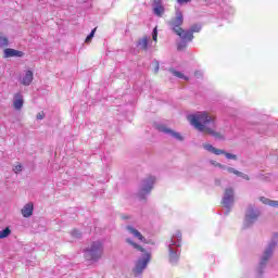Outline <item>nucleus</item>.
I'll list each match as a JSON object with an SVG mask.
<instances>
[{"mask_svg": "<svg viewBox=\"0 0 278 278\" xmlns=\"http://www.w3.org/2000/svg\"><path fill=\"white\" fill-rule=\"evenodd\" d=\"M191 125L198 129V131H206L210 136H213L216 140H225V137L220 132H216V121L210 116L207 112H198L190 116Z\"/></svg>", "mask_w": 278, "mask_h": 278, "instance_id": "obj_1", "label": "nucleus"}, {"mask_svg": "<svg viewBox=\"0 0 278 278\" xmlns=\"http://www.w3.org/2000/svg\"><path fill=\"white\" fill-rule=\"evenodd\" d=\"M276 239H271L268 243V245L265 248L263 255L261 256L258 266L256 267V275L257 277H263L266 266H268V262L270 261V257H273V253L275 252V249L277 248V239L278 235H274Z\"/></svg>", "mask_w": 278, "mask_h": 278, "instance_id": "obj_2", "label": "nucleus"}, {"mask_svg": "<svg viewBox=\"0 0 278 278\" xmlns=\"http://www.w3.org/2000/svg\"><path fill=\"white\" fill-rule=\"evenodd\" d=\"M166 244L168 249L169 264L175 266L177 265V262H179V255L181 253L179 251V248H181V231H176Z\"/></svg>", "mask_w": 278, "mask_h": 278, "instance_id": "obj_3", "label": "nucleus"}, {"mask_svg": "<svg viewBox=\"0 0 278 278\" xmlns=\"http://www.w3.org/2000/svg\"><path fill=\"white\" fill-rule=\"evenodd\" d=\"M103 243L101 241H93L84 250V257L87 262L97 263L103 257Z\"/></svg>", "mask_w": 278, "mask_h": 278, "instance_id": "obj_4", "label": "nucleus"}, {"mask_svg": "<svg viewBox=\"0 0 278 278\" xmlns=\"http://www.w3.org/2000/svg\"><path fill=\"white\" fill-rule=\"evenodd\" d=\"M202 29L203 25L201 24H193L190 26V28L185 29L180 41L177 42L178 51H184V49L188 47V43L194 40V34H199V31H201Z\"/></svg>", "mask_w": 278, "mask_h": 278, "instance_id": "obj_5", "label": "nucleus"}, {"mask_svg": "<svg viewBox=\"0 0 278 278\" xmlns=\"http://www.w3.org/2000/svg\"><path fill=\"white\" fill-rule=\"evenodd\" d=\"M153 186H155V176H149L141 180L139 190L137 192V198L140 201H147L151 194V190H153Z\"/></svg>", "mask_w": 278, "mask_h": 278, "instance_id": "obj_6", "label": "nucleus"}, {"mask_svg": "<svg viewBox=\"0 0 278 278\" xmlns=\"http://www.w3.org/2000/svg\"><path fill=\"white\" fill-rule=\"evenodd\" d=\"M260 208H257L255 205L250 204L245 210L244 220H243V229H249L250 227H253L255 223H257V219L261 216Z\"/></svg>", "mask_w": 278, "mask_h": 278, "instance_id": "obj_7", "label": "nucleus"}, {"mask_svg": "<svg viewBox=\"0 0 278 278\" xmlns=\"http://www.w3.org/2000/svg\"><path fill=\"white\" fill-rule=\"evenodd\" d=\"M167 25L169 29H172V31L176 34V36H179L181 40L184 33L186 30L181 28V25H184V13L181 12V10H176L175 17H172Z\"/></svg>", "mask_w": 278, "mask_h": 278, "instance_id": "obj_8", "label": "nucleus"}, {"mask_svg": "<svg viewBox=\"0 0 278 278\" xmlns=\"http://www.w3.org/2000/svg\"><path fill=\"white\" fill-rule=\"evenodd\" d=\"M233 203H236V191L231 187L226 188L222 198V205L226 210L224 216H229V213L233 208Z\"/></svg>", "mask_w": 278, "mask_h": 278, "instance_id": "obj_9", "label": "nucleus"}, {"mask_svg": "<svg viewBox=\"0 0 278 278\" xmlns=\"http://www.w3.org/2000/svg\"><path fill=\"white\" fill-rule=\"evenodd\" d=\"M155 129L161 134H165V136H169V138H174V140H178V142H184V136L180 132L166 127L164 124H155Z\"/></svg>", "mask_w": 278, "mask_h": 278, "instance_id": "obj_10", "label": "nucleus"}, {"mask_svg": "<svg viewBox=\"0 0 278 278\" xmlns=\"http://www.w3.org/2000/svg\"><path fill=\"white\" fill-rule=\"evenodd\" d=\"M203 149H205V151H208V153H213L214 155H225V157L227 160H238V155L236 154H231L225 150H220L218 148H215L214 146H212L211 143H205L203 146Z\"/></svg>", "mask_w": 278, "mask_h": 278, "instance_id": "obj_11", "label": "nucleus"}, {"mask_svg": "<svg viewBox=\"0 0 278 278\" xmlns=\"http://www.w3.org/2000/svg\"><path fill=\"white\" fill-rule=\"evenodd\" d=\"M149 262H151V253L143 254V256L139 258L136 263V267H135L136 273L140 275L142 270L147 268V265L149 264Z\"/></svg>", "mask_w": 278, "mask_h": 278, "instance_id": "obj_12", "label": "nucleus"}, {"mask_svg": "<svg viewBox=\"0 0 278 278\" xmlns=\"http://www.w3.org/2000/svg\"><path fill=\"white\" fill-rule=\"evenodd\" d=\"M152 10H153L154 16H159V17L164 16V12H166V9L164 8L162 0H153Z\"/></svg>", "mask_w": 278, "mask_h": 278, "instance_id": "obj_13", "label": "nucleus"}, {"mask_svg": "<svg viewBox=\"0 0 278 278\" xmlns=\"http://www.w3.org/2000/svg\"><path fill=\"white\" fill-rule=\"evenodd\" d=\"M126 231H128V233L134 236V238H137V240H140V242H144L146 244H149V241H147V238H144V236H142V233L138 231V229H136L134 226H126Z\"/></svg>", "mask_w": 278, "mask_h": 278, "instance_id": "obj_14", "label": "nucleus"}, {"mask_svg": "<svg viewBox=\"0 0 278 278\" xmlns=\"http://www.w3.org/2000/svg\"><path fill=\"white\" fill-rule=\"evenodd\" d=\"M23 105H25V100L23 99V93L17 92L13 97V106L14 110H23Z\"/></svg>", "mask_w": 278, "mask_h": 278, "instance_id": "obj_15", "label": "nucleus"}, {"mask_svg": "<svg viewBox=\"0 0 278 278\" xmlns=\"http://www.w3.org/2000/svg\"><path fill=\"white\" fill-rule=\"evenodd\" d=\"M25 55V52L21 50H15L12 48H7L4 50V58H23Z\"/></svg>", "mask_w": 278, "mask_h": 278, "instance_id": "obj_16", "label": "nucleus"}, {"mask_svg": "<svg viewBox=\"0 0 278 278\" xmlns=\"http://www.w3.org/2000/svg\"><path fill=\"white\" fill-rule=\"evenodd\" d=\"M20 81L22 86H31V81H34V72L31 70L26 71Z\"/></svg>", "mask_w": 278, "mask_h": 278, "instance_id": "obj_17", "label": "nucleus"}, {"mask_svg": "<svg viewBox=\"0 0 278 278\" xmlns=\"http://www.w3.org/2000/svg\"><path fill=\"white\" fill-rule=\"evenodd\" d=\"M34 214V204L33 203H27L23 208H22V216L24 218H29Z\"/></svg>", "mask_w": 278, "mask_h": 278, "instance_id": "obj_18", "label": "nucleus"}, {"mask_svg": "<svg viewBox=\"0 0 278 278\" xmlns=\"http://www.w3.org/2000/svg\"><path fill=\"white\" fill-rule=\"evenodd\" d=\"M261 203H264V205H269V207H278V201L277 200H270L266 197L260 198Z\"/></svg>", "mask_w": 278, "mask_h": 278, "instance_id": "obj_19", "label": "nucleus"}, {"mask_svg": "<svg viewBox=\"0 0 278 278\" xmlns=\"http://www.w3.org/2000/svg\"><path fill=\"white\" fill-rule=\"evenodd\" d=\"M137 47H140L143 51L149 49V37H143L137 41Z\"/></svg>", "mask_w": 278, "mask_h": 278, "instance_id": "obj_20", "label": "nucleus"}, {"mask_svg": "<svg viewBox=\"0 0 278 278\" xmlns=\"http://www.w3.org/2000/svg\"><path fill=\"white\" fill-rule=\"evenodd\" d=\"M127 244H130L131 248L136 249L137 251H140V253H144V248H142L140 244L136 243L134 239L127 238L126 239Z\"/></svg>", "mask_w": 278, "mask_h": 278, "instance_id": "obj_21", "label": "nucleus"}, {"mask_svg": "<svg viewBox=\"0 0 278 278\" xmlns=\"http://www.w3.org/2000/svg\"><path fill=\"white\" fill-rule=\"evenodd\" d=\"M169 73L174 75V77H178V79H185V81H188V76L184 75V73L175 70V68H169Z\"/></svg>", "mask_w": 278, "mask_h": 278, "instance_id": "obj_22", "label": "nucleus"}, {"mask_svg": "<svg viewBox=\"0 0 278 278\" xmlns=\"http://www.w3.org/2000/svg\"><path fill=\"white\" fill-rule=\"evenodd\" d=\"M12 233V230L10 228H4L0 231V240H3L8 238Z\"/></svg>", "mask_w": 278, "mask_h": 278, "instance_id": "obj_23", "label": "nucleus"}, {"mask_svg": "<svg viewBox=\"0 0 278 278\" xmlns=\"http://www.w3.org/2000/svg\"><path fill=\"white\" fill-rule=\"evenodd\" d=\"M94 34H97V28H93L90 34L86 37L85 42L88 45L89 42L92 41L94 38Z\"/></svg>", "mask_w": 278, "mask_h": 278, "instance_id": "obj_24", "label": "nucleus"}, {"mask_svg": "<svg viewBox=\"0 0 278 278\" xmlns=\"http://www.w3.org/2000/svg\"><path fill=\"white\" fill-rule=\"evenodd\" d=\"M10 45V41L8 40V37H1L0 36V47H8Z\"/></svg>", "mask_w": 278, "mask_h": 278, "instance_id": "obj_25", "label": "nucleus"}, {"mask_svg": "<svg viewBox=\"0 0 278 278\" xmlns=\"http://www.w3.org/2000/svg\"><path fill=\"white\" fill-rule=\"evenodd\" d=\"M237 177H241L242 179H245V181H250L251 180V177H249V175L242 173V172H239L237 174Z\"/></svg>", "mask_w": 278, "mask_h": 278, "instance_id": "obj_26", "label": "nucleus"}, {"mask_svg": "<svg viewBox=\"0 0 278 278\" xmlns=\"http://www.w3.org/2000/svg\"><path fill=\"white\" fill-rule=\"evenodd\" d=\"M226 170H227V173H230L232 175H238V173L240 172V170H238V169H236L233 167H227Z\"/></svg>", "mask_w": 278, "mask_h": 278, "instance_id": "obj_27", "label": "nucleus"}, {"mask_svg": "<svg viewBox=\"0 0 278 278\" xmlns=\"http://www.w3.org/2000/svg\"><path fill=\"white\" fill-rule=\"evenodd\" d=\"M72 236L73 238H81V232L79 230H73Z\"/></svg>", "mask_w": 278, "mask_h": 278, "instance_id": "obj_28", "label": "nucleus"}, {"mask_svg": "<svg viewBox=\"0 0 278 278\" xmlns=\"http://www.w3.org/2000/svg\"><path fill=\"white\" fill-rule=\"evenodd\" d=\"M178 5H185V3H190L192 0H176Z\"/></svg>", "mask_w": 278, "mask_h": 278, "instance_id": "obj_29", "label": "nucleus"}, {"mask_svg": "<svg viewBox=\"0 0 278 278\" xmlns=\"http://www.w3.org/2000/svg\"><path fill=\"white\" fill-rule=\"evenodd\" d=\"M194 77H197V79H201V78L203 77V72L197 71V72L194 73Z\"/></svg>", "mask_w": 278, "mask_h": 278, "instance_id": "obj_30", "label": "nucleus"}, {"mask_svg": "<svg viewBox=\"0 0 278 278\" xmlns=\"http://www.w3.org/2000/svg\"><path fill=\"white\" fill-rule=\"evenodd\" d=\"M152 38L154 41L157 40V28H154L153 31H152Z\"/></svg>", "mask_w": 278, "mask_h": 278, "instance_id": "obj_31", "label": "nucleus"}, {"mask_svg": "<svg viewBox=\"0 0 278 278\" xmlns=\"http://www.w3.org/2000/svg\"><path fill=\"white\" fill-rule=\"evenodd\" d=\"M45 118V112L37 114V121H42Z\"/></svg>", "mask_w": 278, "mask_h": 278, "instance_id": "obj_32", "label": "nucleus"}, {"mask_svg": "<svg viewBox=\"0 0 278 278\" xmlns=\"http://www.w3.org/2000/svg\"><path fill=\"white\" fill-rule=\"evenodd\" d=\"M210 164H212V166H215L216 168H218V166H220V163H218V162H216L214 160H211Z\"/></svg>", "mask_w": 278, "mask_h": 278, "instance_id": "obj_33", "label": "nucleus"}, {"mask_svg": "<svg viewBox=\"0 0 278 278\" xmlns=\"http://www.w3.org/2000/svg\"><path fill=\"white\" fill-rule=\"evenodd\" d=\"M154 73H160V62L156 61V65L154 67Z\"/></svg>", "mask_w": 278, "mask_h": 278, "instance_id": "obj_34", "label": "nucleus"}, {"mask_svg": "<svg viewBox=\"0 0 278 278\" xmlns=\"http://www.w3.org/2000/svg\"><path fill=\"white\" fill-rule=\"evenodd\" d=\"M15 170H17V173H21V170H23V165H16Z\"/></svg>", "mask_w": 278, "mask_h": 278, "instance_id": "obj_35", "label": "nucleus"}, {"mask_svg": "<svg viewBox=\"0 0 278 278\" xmlns=\"http://www.w3.org/2000/svg\"><path fill=\"white\" fill-rule=\"evenodd\" d=\"M228 167H229V166L223 165V164H220V166H218V168H220L222 170H227Z\"/></svg>", "mask_w": 278, "mask_h": 278, "instance_id": "obj_36", "label": "nucleus"}, {"mask_svg": "<svg viewBox=\"0 0 278 278\" xmlns=\"http://www.w3.org/2000/svg\"><path fill=\"white\" fill-rule=\"evenodd\" d=\"M124 218H129V217H124Z\"/></svg>", "mask_w": 278, "mask_h": 278, "instance_id": "obj_37", "label": "nucleus"}]
</instances>
